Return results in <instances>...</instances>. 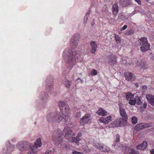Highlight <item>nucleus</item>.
Segmentation results:
<instances>
[{
    "label": "nucleus",
    "instance_id": "nucleus-1",
    "mask_svg": "<svg viewBox=\"0 0 154 154\" xmlns=\"http://www.w3.org/2000/svg\"><path fill=\"white\" fill-rule=\"evenodd\" d=\"M81 51H76L74 53L69 48L65 49L63 52V57L65 62L66 63H72L78 58Z\"/></svg>",
    "mask_w": 154,
    "mask_h": 154
},
{
    "label": "nucleus",
    "instance_id": "nucleus-2",
    "mask_svg": "<svg viewBox=\"0 0 154 154\" xmlns=\"http://www.w3.org/2000/svg\"><path fill=\"white\" fill-rule=\"evenodd\" d=\"M46 119L49 122L52 123H59L63 119V117L59 112H52L47 114Z\"/></svg>",
    "mask_w": 154,
    "mask_h": 154
},
{
    "label": "nucleus",
    "instance_id": "nucleus-3",
    "mask_svg": "<svg viewBox=\"0 0 154 154\" xmlns=\"http://www.w3.org/2000/svg\"><path fill=\"white\" fill-rule=\"evenodd\" d=\"M61 134V130L58 128L54 134L52 140L54 144L57 146H58L63 140V137Z\"/></svg>",
    "mask_w": 154,
    "mask_h": 154
},
{
    "label": "nucleus",
    "instance_id": "nucleus-4",
    "mask_svg": "<svg viewBox=\"0 0 154 154\" xmlns=\"http://www.w3.org/2000/svg\"><path fill=\"white\" fill-rule=\"evenodd\" d=\"M140 45H142L140 47L141 51L144 52L148 50L150 48V45L148 42L147 39L145 38H141L140 39Z\"/></svg>",
    "mask_w": 154,
    "mask_h": 154
},
{
    "label": "nucleus",
    "instance_id": "nucleus-5",
    "mask_svg": "<svg viewBox=\"0 0 154 154\" xmlns=\"http://www.w3.org/2000/svg\"><path fill=\"white\" fill-rule=\"evenodd\" d=\"M29 146L28 142L22 141L19 142L16 145L17 148L18 150L21 151L27 150Z\"/></svg>",
    "mask_w": 154,
    "mask_h": 154
},
{
    "label": "nucleus",
    "instance_id": "nucleus-6",
    "mask_svg": "<svg viewBox=\"0 0 154 154\" xmlns=\"http://www.w3.org/2000/svg\"><path fill=\"white\" fill-rule=\"evenodd\" d=\"M63 133L65 134V137L68 140L70 139L72 136L75 135L72 129L67 126L65 127L63 130Z\"/></svg>",
    "mask_w": 154,
    "mask_h": 154
},
{
    "label": "nucleus",
    "instance_id": "nucleus-7",
    "mask_svg": "<svg viewBox=\"0 0 154 154\" xmlns=\"http://www.w3.org/2000/svg\"><path fill=\"white\" fill-rule=\"evenodd\" d=\"M80 38L78 36H73L70 41L69 44L71 48L72 49L76 48L79 44Z\"/></svg>",
    "mask_w": 154,
    "mask_h": 154
},
{
    "label": "nucleus",
    "instance_id": "nucleus-8",
    "mask_svg": "<svg viewBox=\"0 0 154 154\" xmlns=\"http://www.w3.org/2000/svg\"><path fill=\"white\" fill-rule=\"evenodd\" d=\"M15 147L14 145L9 143L6 147L3 149L2 150V153L3 154H7L11 152L14 150Z\"/></svg>",
    "mask_w": 154,
    "mask_h": 154
},
{
    "label": "nucleus",
    "instance_id": "nucleus-9",
    "mask_svg": "<svg viewBox=\"0 0 154 154\" xmlns=\"http://www.w3.org/2000/svg\"><path fill=\"white\" fill-rule=\"evenodd\" d=\"M91 119L90 115L86 114L84 116L80 121V123L82 125H84L89 122Z\"/></svg>",
    "mask_w": 154,
    "mask_h": 154
},
{
    "label": "nucleus",
    "instance_id": "nucleus-10",
    "mask_svg": "<svg viewBox=\"0 0 154 154\" xmlns=\"http://www.w3.org/2000/svg\"><path fill=\"white\" fill-rule=\"evenodd\" d=\"M95 146L97 148L102 151L109 152L110 151V149L108 147L105 146L103 144L100 143H96Z\"/></svg>",
    "mask_w": 154,
    "mask_h": 154
},
{
    "label": "nucleus",
    "instance_id": "nucleus-11",
    "mask_svg": "<svg viewBox=\"0 0 154 154\" xmlns=\"http://www.w3.org/2000/svg\"><path fill=\"white\" fill-rule=\"evenodd\" d=\"M95 146L97 148L102 151L109 152L110 151V149L108 147L105 146L103 144L100 143H96Z\"/></svg>",
    "mask_w": 154,
    "mask_h": 154
},
{
    "label": "nucleus",
    "instance_id": "nucleus-12",
    "mask_svg": "<svg viewBox=\"0 0 154 154\" xmlns=\"http://www.w3.org/2000/svg\"><path fill=\"white\" fill-rule=\"evenodd\" d=\"M113 120V118L111 116H108L106 118L102 117L99 119L100 122L105 124H108Z\"/></svg>",
    "mask_w": 154,
    "mask_h": 154
},
{
    "label": "nucleus",
    "instance_id": "nucleus-13",
    "mask_svg": "<svg viewBox=\"0 0 154 154\" xmlns=\"http://www.w3.org/2000/svg\"><path fill=\"white\" fill-rule=\"evenodd\" d=\"M119 110L120 115L122 119L124 120L125 121H126L128 119V117L125 110L122 107L120 106Z\"/></svg>",
    "mask_w": 154,
    "mask_h": 154
},
{
    "label": "nucleus",
    "instance_id": "nucleus-14",
    "mask_svg": "<svg viewBox=\"0 0 154 154\" xmlns=\"http://www.w3.org/2000/svg\"><path fill=\"white\" fill-rule=\"evenodd\" d=\"M126 122V121H125L124 120L122 119H117L113 122V123L115 124V125L113 127L122 126L124 125V122Z\"/></svg>",
    "mask_w": 154,
    "mask_h": 154
},
{
    "label": "nucleus",
    "instance_id": "nucleus-15",
    "mask_svg": "<svg viewBox=\"0 0 154 154\" xmlns=\"http://www.w3.org/2000/svg\"><path fill=\"white\" fill-rule=\"evenodd\" d=\"M149 127V125L147 123H141L137 125L134 127V129L136 131Z\"/></svg>",
    "mask_w": 154,
    "mask_h": 154
},
{
    "label": "nucleus",
    "instance_id": "nucleus-16",
    "mask_svg": "<svg viewBox=\"0 0 154 154\" xmlns=\"http://www.w3.org/2000/svg\"><path fill=\"white\" fill-rule=\"evenodd\" d=\"M65 109L61 110L62 113L65 117L69 116L71 114V111L69 106H66Z\"/></svg>",
    "mask_w": 154,
    "mask_h": 154
},
{
    "label": "nucleus",
    "instance_id": "nucleus-17",
    "mask_svg": "<svg viewBox=\"0 0 154 154\" xmlns=\"http://www.w3.org/2000/svg\"><path fill=\"white\" fill-rule=\"evenodd\" d=\"M125 78L128 81H133L135 79L134 75L131 73L127 72L125 75Z\"/></svg>",
    "mask_w": 154,
    "mask_h": 154
},
{
    "label": "nucleus",
    "instance_id": "nucleus-18",
    "mask_svg": "<svg viewBox=\"0 0 154 154\" xmlns=\"http://www.w3.org/2000/svg\"><path fill=\"white\" fill-rule=\"evenodd\" d=\"M146 98L148 103L151 105L154 106V96L152 95L148 94L146 95Z\"/></svg>",
    "mask_w": 154,
    "mask_h": 154
},
{
    "label": "nucleus",
    "instance_id": "nucleus-19",
    "mask_svg": "<svg viewBox=\"0 0 154 154\" xmlns=\"http://www.w3.org/2000/svg\"><path fill=\"white\" fill-rule=\"evenodd\" d=\"M90 45L92 48L91 50V52L92 53H95L96 51L97 48V44L95 42L92 41L90 42Z\"/></svg>",
    "mask_w": 154,
    "mask_h": 154
},
{
    "label": "nucleus",
    "instance_id": "nucleus-20",
    "mask_svg": "<svg viewBox=\"0 0 154 154\" xmlns=\"http://www.w3.org/2000/svg\"><path fill=\"white\" fill-rule=\"evenodd\" d=\"M112 9L114 15L116 16L117 14L119 11V7L117 3L116 2L114 4L112 7Z\"/></svg>",
    "mask_w": 154,
    "mask_h": 154
},
{
    "label": "nucleus",
    "instance_id": "nucleus-21",
    "mask_svg": "<svg viewBox=\"0 0 154 154\" xmlns=\"http://www.w3.org/2000/svg\"><path fill=\"white\" fill-rule=\"evenodd\" d=\"M137 65L140 68L143 69H144L147 68V66L146 63L142 61H138Z\"/></svg>",
    "mask_w": 154,
    "mask_h": 154
},
{
    "label": "nucleus",
    "instance_id": "nucleus-22",
    "mask_svg": "<svg viewBox=\"0 0 154 154\" xmlns=\"http://www.w3.org/2000/svg\"><path fill=\"white\" fill-rule=\"evenodd\" d=\"M147 146V143L146 141H143L142 143L137 146V148L139 150H144L146 148Z\"/></svg>",
    "mask_w": 154,
    "mask_h": 154
},
{
    "label": "nucleus",
    "instance_id": "nucleus-23",
    "mask_svg": "<svg viewBox=\"0 0 154 154\" xmlns=\"http://www.w3.org/2000/svg\"><path fill=\"white\" fill-rule=\"evenodd\" d=\"M96 113L99 116H104L107 114V112L103 109L100 108L97 111Z\"/></svg>",
    "mask_w": 154,
    "mask_h": 154
},
{
    "label": "nucleus",
    "instance_id": "nucleus-24",
    "mask_svg": "<svg viewBox=\"0 0 154 154\" xmlns=\"http://www.w3.org/2000/svg\"><path fill=\"white\" fill-rule=\"evenodd\" d=\"M109 61L111 64H115L116 63V57L114 55H111L109 58Z\"/></svg>",
    "mask_w": 154,
    "mask_h": 154
},
{
    "label": "nucleus",
    "instance_id": "nucleus-25",
    "mask_svg": "<svg viewBox=\"0 0 154 154\" xmlns=\"http://www.w3.org/2000/svg\"><path fill=\"white\" fill-rule=\"evenodd\" d=\"M38 150L35 146H32L29 149L27 154H37Z\"/></svg>",
    "mask_w": 154,
    "mask_h": 154
},
{
    "label": "nucleus",
    "instance_id": "nucleus-26",
    "mask_svg": "<svg viewBox=\"0 0 154 154\" xmlns=\"http://www.w3.org/2000/svg\"><path fill=\"white\" fill-rule=\"evenodd\" d=\"M59 106L61 110L65 109L66 106H68L67 103L63 101H60L59 103Z\"/></svg>",
    "mask_w": 154,
    "mask_h": 154
},
{
    "label": "nucleus",
    "instance_id": "nucleus-27",
    "mask_svg": "<svg viewBox=\"0 0 154 154\" xmlns=\"http://www.w3.org/2000/svg\"><path fill=\"white\" fill-rule=\"evenodd\" d=\"M42 145V143L41 141V139L40 138H38L37 139L35 143V146H35L38 149V147H41Z\"/></svg>",
    "mask_w": 154,
    "mask_h": 154
},
{
    "label": "nucleus",
    "instance_id": "nucleus-28",
    "mask_svg": "<svg viewBox=\"0 0 154 154\" xmlns=\"http://www.w3.org/2000/svg\"><path fill=\"white\" fill-rule=\"evenodd\" d=\"M63 83L65 85V87L67 88H69L70 86L71 82L68 80L65 79L63 81Z\"/></svg>",
    "mask_w": 154,
    "mask_h": 154
},
{
    "label": "nucleus",
    "instance_id": "nucleus-29",
    "mask_svg": "<svg viewBox=\"0 0 154 154\" xmlns=\"http://www.w3.org/2000/svg\"><path fill=\"white\" fill-rule=\"evenodd\" d=\"M134 95L132 93L130 92H128L126 94V97L127 100H130L133 99L134 97Z\"/></svg>",
    "mask_w": 154,
    "mask_h": 154
},
{
    "label": "nucleus",
    "instance_id": "nucleus-30",
    "mask_svg": "<svg viewBox=\"0 0 154 154\" xmlns=\"http://www.w3.org/2000/svg\"><path fill=\"white\" fill-rule=\"evenodd\" d=\"M137 99L135 97L133 98V99H131L128 100V103L132 105H135Z\"/></svg>",
    "mask_w": 154,
    "mask_h": 154
},
{
    "label": "nucleus",
    "instance_id": "nucleus-31",
    "mask_svg": "<svg viewBox=\"0 0 154 154\" xmlns=\"http://www.w3.org/2000/svg\"><path fill=\"white\" fill-rule=\"evenodd\" d=\"M114 37L116 42L118 44H120L121 43V39L119 36L118 35L115 34Z\"/></svg>",
    "mask_w": 154,
    "mask_h": 154
},
{
    "label": "nucleus",
    "instance_id": "nucleus-32",
    "mask_svg": "<svg viewBox=\"0 0 154 154\" xmlns=\"http://www.w3.org/2000/svg\"><path fill=\"white\" fill-rule=\"evenodd\" d=\"M79 140L77 138V137L75 138L72 137V138L71 142L72 143H75L77 145L79 144Z\"/></svg>",
    "mask_w": 154,
    "mask_h": 154
},
{
    "label": "nucleus",
    "instance_id": "nucleus-33",
    "mask_svg": "<svg viewBox=\"0 0 154 154\" xmlns=\"http://www.w3.org/2000/svg\"><path fill=\"white\" fill-rule=\"evenodd\" d=\"M131 121L133 124H135L137 122V119L136 117L133 116L131 118Z\"/></svg>",
    "mask_w": 154,
    "mask_h": 154
},
{
    "label": "nucleus",
    "instance_id": "nucleus-34",
    "mask_svg": "<svg viewBox=\"0 0 154 154\" xmlns=\"http://www.w3.org/2000/svg\"><path fill=\"white\" fill-rule=\"evenodd\" d=\"M89 17V14H86L85 17L84 19V24H86L88 20V18Z\"/></svg>",
    "mask_w": 154,
    "mask_h": 154
},
{
    "label": "nucleus",
    "instance_id": "nucleus-35",
    "mask_svg": "<svg viewBox=\"0 0 154 154\" xmlns=\"http://www.w3.org/2000/svg\"><path fill=\"white\" fill-rule=\"evenodd\" d=\"M97 73V71L96 70L93 69L91 71V74L92 75H96Z\"/></svg>",
    "mask_w": 154,
    "mask_h": 154
},
{
    "label": "nucleus",
    "instance_id": "nucleus-36",
    "mask_svg": "<svg viewBox=\"0 0 154 154\" xmlns=\"http://www.w3.org/2000/svg\"><path fill=\"white\" fill-rule=\"evenodd\" d=\"M129 154H137L135 152V150L134 149H132L131 150Z\"/></svg>",
    "mask_w": 154,
    "mask_h": 154
},
{
    "label": "nucleus",
    "instance_id": "nucleus-37",
    "mask_svg": "<svg viewBox=\"0 0 154 154\" xmlns=\"http://www.w3.org/2000/svg\"><path fill=\"white\" fill-rule=\"evenodd\" d=\"M72 154H83L82 152H79L76 151H74L73 152Z\"/></svg>",
    "mask_w": 154,
    "mask_h": 154
},
{
    "label": "nucleus",
    "instance_id": "nucleus-38",
    "mask_svg": "<svg viewBox=\"0 0 154 154\" xmlns=\"http://www.w3.org/2000/svg\"><path fill=\"white\" fill-rule=\"evenodd\" d=\"M80 113L79 112H78L76 113V114L75 115V117H76L77 118H78L80 117Z\"/></svg>",
    "mask_w": 154,
    "mask_h": 154
},
{
    "label": "nucleus",
    "instance_id": "nucleus-39",
    "mask_svg": "<svg viewBox=\"0 0 154 154\" xmlns=\"http://www.w3.org/2000/svg\"><path fill=\"white\" fill-rule=\"evenodd\" d=\"M116 141L117 142H118L120 141L119 137V135H116Z\"/></svg>",
    "mask_w": 154,
    "mask_h": 154
},
{
    "label": "nucleus",
    "instance_id": "nucleus-40",
    "mask_svg": "<svg viewBox=\"0 0 154 154\" xmlns=\"http://www.w3.org/2000/svg\"><path fill=\"white\" fill-rule=\"evenodd\" d=\"M134 33V31L133 30H131L129 32V34L133 35Z\"/></svg>",
    "mask_w": 154,
    "mask_h": 154
},
{
    "label": "nucleus",
    "instance_id": "nucleus-41",
    "mask_svg": "<svg viewBox=\"0 0 154 154\" xmlns=\"http://www.w3.org/2000/svg\"><path fill=\"white\" fill-rule=\"evenodd\" d=\"M147 89V87L146 86H144L143 87V92H145Z\"/></svg>",
    "mask_w": 154,
    "mask_h": 154
},
{
    "label": "nucleus",
    "instance_id": "nucleus-42",
    "mask_svg": "<svg viewBox=\"0 0 154 154\" xmlns=\"http://www.w3.org/2000/svg\"><path fill=\"white\" fill-rule=\"evenodd\" d=\"M53 83H51V85H48V86L47 87H49V88H50V89H52V86H53Z\"/></svg>",
    "mask_w": 154,
    "mask_h": 154
},
{
    "label": "nucleus",
    "instance_id": "nucleus-43",
    "mask_svg": "<svg viewBox=\"0 0 154 154\" xmlns=\"http://www.w3.org/2000/svg\"><path fill=\"white\" fill-rule=\"evenodd\" d=\"M82 136V134L81 133H79L77 136L76 137H77V138L79 140V137H81Z\"/></svg>",
    "mask_w": 154,
    "mask_h": 154
},
{
    "label": "nucleus",
    "instance_id": "nucleus-44",
    "mask_svg": "<svg viewBox=\"0 0 154 154\" xmlns=\"http://www.w3.org/2000/svg\"><path fill=\"white\" fill-rule=\"evenodd\" d=\"M127 27V25H124L121 29V30H123L126 29Z\"/></svg>",
    "mask_w": 154,
    "mask_h": 154
},
{
    "label": "nucleus",
    "instance_id": "nucleus-45",
    "mask_svg": "<svg viewBox=\"0 0 154 154\" xmlns=\"http://www.w3.org/2000/svg\"><path fill=\"white\" fill-rule=\"evenodd\" d=\"M135 1L138 4H140L141 2L140 0H135Z\"/></svg>",
    "mask_w": 154,
    "mask_h": 154
},
{
    "label": "nucleus",
    "instance_id": "nucleus-46",
    "mask_svg": "<svg viewBox=\"0 0 154 154\" xmlns=\"http://www.w3.org/2000/svg\"><path fill=\"white\" fill-rule=\"evenodd\" d=\"M150 152L151 154H154V149H151L150 150Z\"/></svg>",
    "mask_w": 154,
    "mask_h": 154
},
{
    "label": "nucleus",
    "instance_id": "nucleus-47",
    "mask_svg": "<svg viewBox=\"0 0 154 154\" xmlns=\"http://www.w3.org/2000/svg\"><path fill=\"white\" fill-rule=\"evenodd\" d=\"M46 100H42V103H43V104L46 103Z\"/></svg>",
    "mask_w": 154,
    "mask_h": 154
},
{
    "label": "nucleus",
    "instance_id": "nucleus-48",
    "mask_svg": "<svg viewBox=\"0 0 154 154\" xmlns=\"http://www.w3.org/2000/svg\"><path fill=\"white\" fill-rule=\"evenodd\" d=\"M11 141L13 142H16V140H15V139H14V138H13V139H12V140H11Z\"/></svg>",
    "mask_w": 154,
    "mask_h": 154
},
{
    "label": "nucleus",
    "instance_id": "nucleus-49",
    "mask_svg": "<svg viewBox=\"0 0 154 154\" xmlns=\"http://www.w3.org/2000/svg\"><path fill=\"white\" fill-rule=\"evenodd\" d=\"M139 101H138V104H140L141 103V102L140 101V99H139Z\"/></svg>",
    "mask_w": 154,
    "mask_h": 154
},
{
    "label": "nucleus",
    "instance_id": "nucleus-50",
    "mask_svg": "<svg viewBox=\"0 0 154 154\" xmlns=\"http://www.w3.org/2000/svg\"><path fill=\"white\" fill-rule=\"evenodd\" d=\"M137 87L138 86V85H137V84H136L135 85Z\"/></svg>",
    "mask_w": 154,
    "mask_h": 154
},
{
    "label": "nucleus",
    "instance_id": "nucleus-51",
    "mask_svg": "<svg viewBox=\"0 0 154 154\" xmlns=\"http://www.w3.org/2000/svg\"><path fill=\"white\" fill-rule=\"evenodd\" d=\"M122 0H121V3H122Z\"/></svg>",
    "mask_w": 154,
    "mask_h": 154
},
{
    "label": "nucleus",
    "instance_id": "nucleus-52",
    "mask_svg": "<svg viewBox=\"0 0 154 154\" xmlns=\"http://www.w3.org/2000/svg\"><path fill=\"white\" fill-rule=\"evenodd\" d=\"M66 148H67V147L66 146Z\"/></svg>",
    "mask_w": 154,
    "mask_h": 154
}]
</instances>
